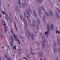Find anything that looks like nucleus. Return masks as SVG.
I'll return each instance as SVG.
<instances>
[{
  "mask_svg": "<svg viewBox=\"0 0 60 60\" xmlns=\"http://www.w3.org/2000/svg\"><path fill=\"white\" fill-rule=\"evenodd\" d=\"M32 24L33 25V27H34V26H36V23L34 19H33V23H32Z\"/></svg>",
  "mask_w": 60,
  "mask_h": 60,
  "instance_id": "nucleus-1",
  "label": "nucleus"
},
{
  "mask_svg": "<svg viewBox=\"0 0 60 60\" xmlns=\"http://www.w3.org/2000/svg\"><path fill=\"white\" fill-rule=\"evenodd\" d=\"M42 40L43 41H44L45 43L46 42V40H45V36L44 35H43L42 36Z\"/></svg>",
  "mask_w": 60,
  "mask_h": 60,
  "instance_id": "nucleus-2",
  "label": "nucleus"
},
{
  "mask_svg": "<svg viewBox=\"0 0 60 60\" xmlns=\"http://www.w3.org/2000/svg\"><path fill=\"white\" fill-rule=\"evenodd\" d=\"M5 18L6 19V20H8V14H7V13L6 12H5Z\"/></svg>",
  "mask_w": 60,
  "mask_h": 60,
  "instance_id": "nucleus-3",
  "label": "nucleus"
},
{
  "mask_svg": "<svg viewBox=\"0 0 60 60\" xmlns=\"http://www.w3.org/2000/svg\"><path fill=\"white\" fill-rule=\"evenodd\" d=\"M27 14L29 17H30V15H31V13H32V11L31 10L28 11L27 12Z\"/></svg>",
  "mask_w": 60,
  "mask_h": 60,
  "instance_id": "nucleus-4",
  "label": "nucleus"
},
{
  "mask_svg": "<svg viewBox=\"0 0 60 60\" xmlns=\"http://www.w3.org/2000/svg\"><path fill=\"white\" fill-rule=\"evenodd\" d=\"M24 23H25V29H26V27L27 26V23H26V20H24Z\"/></svg>",
  "mask_w": 60,
  "mask_h": 60,
  "instance_id": "nucleus-5",
  "label": "nucleus"
},
{
  "mask_svg": "<svg viewBox=\"0 0 60 60\" xmlns=\"http://www.w3.org/2000/svg\"><path fill=\"white\" fill-rule=\"evenodd\" d=\"M43 55V53L42 52H39V56L40 57H42Z\"/></svg>",
  "mask_w": 60,
  "mask_h": 60,
  "instance_id": "nucleus-6",
  "label": "nucleus"
},
{
  "mask_svg": "<svg viewBox=\"0 0 60 60\" xmlns=\"http://www.w3.org/2000/svg\"><path fill=\"white\" fill-rule=\"evenodd\" d=\"M47 29L48 31H50V26H49V24H47Z\"/></svg>",
  "mask_w": 60,
  "mask_h": 60,
  "instance_id": "nucleus-7",
  "label": "nucleus"
},
{
  "mask_svg": "<svg viewBox=\"0 0 60 60\" xmlns=\"http://www.w3.org/2000/svg\"><path fill=\"white\" fill-rule=\"evenodd\" d=\"M42 45L41 46V48L42 49H43L44 48V47H45V45L44 43L43 42H42Z\"/></svg>",
  "mask_w": 60,
  "mask_h": 60,
  "instance_id": "nucleus-8",
  "label": "nucleus"
},
{
  "mask_svg": "<svg viewBox=\"0 0 60 60\" xmlns=\"http://www.w3.org/2000/svg\"><path fill=\"white\" fill-rule=\"evenodd\" d=\"M38 10L39 11V15L40 17H41V13H42V12H41V10L39 8H38Z\"/></svg>",
  "mask_w": 60,
  "mask_h": 60,
  "instance_id": "nucleus-9",
  "label": "nucleus"
},
{
  "mask_svg": "<svg viewBox=\"0 0 60 60\" xmlns=\"http://www.w3.org/2000/svg\"><path fill=\"white\" fill-rule=\"evenodd\" d=\"M50 28L51 31H53L54 30V28L53 24H51L50 26Z\"/></svg>",
  "mask_w": 60,
  "mask_h": 60,
  "instance_id": "nucleus-10",
  "label": "nucleus"
},
{
  "mask_svg": "<svg viewBox=\"0 0 60 60\" xmlns=\"http://www.w3.org/2000/svg\"><path fill=\"white\" fill-rule=\"evenodd\" d=\"M56 17L57 19H60V16H59V15L57 13H56Z\"/></svg>",
  "mask_w": 60,
  "mask_h": 60,
  "instance_id": "nucleus-11",
  "label": "nucleus"
},
{
  "mask_svg": "<svg viewBox=\"0 0 60 60\" xmlns=\"http://www.w3.org/2000/svg\"><path fill=\"white\" fill-rule=\"evenodd\" d=\"M54 49L55 53V54H56V52H58V51H57V50H56V47H54Z\"/></svg>",
  "mask_w": 60,
  "mask_h": 60,
  "instance_id": "nucleus-12",
  "label": "nucleus"
},
{
  "mask_svg": "<svg viewBox=\"0 0 60 60\" xmlns=\"http://www.w3.org/2000/svg\"><path fill=\"white\" fill-rule=\"evenodd\" d=\"M33 12L35 17L36 18V12L35 11H33Z\"/></svg>",
  "mask_w": 60,
  "mask_h": 60,
  "instance_id": "nucleus-13",
  "label": "nucleus"
},
{
  "mask_svg": "<svg viewBox=\"0 0 60 60\" xmlns=\"http://www.w3.org/2000/svg\"><path fill=\"white\" fill-rule=\"evenodd\" d=\"M58 45L60 46V39H58Z\"/></svg>",
  "mask_w": 60,
  "mask_h": 60,
  "instance_id": "nucleus-14",
  "label": "nucleus"
},
{
  "mask_svg": "<svg viewBox=\"0 0 60 60\" xmlns=\"http://www.w3.org/2000/svg\"><path fill=\"white\" fill-rule=\"evenodd\" d=\"M45 15H46V16H49V14L48 13L45 12Z\"/></svg>",
  "mask_w": 60,
  "mask_h": 60,
  "instance_id": "nucleus-15",
  "label": "nucleus"
},
{
  "mask_svg": "<svg viewBox=\"0 0 60 60\" xmlns=\"http://www.w3.org/2000/svg\"><path fill=\"white\" fill-rule=\"evenodd\" d=\"M14 38H15V40H16V41H17L18 40V38H17V37H15V34H14Z\"/></svg>",
  "mask_w": 60,
  "mask_h": 60,
  "instance_id": "nucleus-16",
  "label": "nucleus"
},
{
  "mask_svg": "<svg viewBox=\"0 0 60 60\" xmlns=\"http://www.w3.org/2000/svg\"><path fill=\"white\" fill-rule=\"evenodd\" d=\"M37 21L38 25H40V22L39 19H37Z\"/></svg>",
  "mask_w": 60,
  "mask_h": 60,
  "instance_id": "nucleus-17",
  "label": "nucleus"
},
{
  "mask_svg": "<svg viewBox=\"0 0 60 60\" xmlns=\"http://www.w3.org/2000/svg\"><path fill=\"white\" fill-rule=\"evenodd\" d=\"M31 36H32V40L33 41H34V35L33 34V33H31Z\"/></svg>",
  "mask_w": 60,
  "mask_h": 60,
  "instance_id": "nucleus-18",
  "label": "nucleus"
},
{
  "mask_svg": "<svg viewBox=\"0 0 60 60\" xmlns=\"http://www.w3.org/2000/svg\"><path fill=\"white\" fill-rule=\"evenodd\" d=\"M18 53H19V54H20V53H21V49H18Z\"/></svg>",
  "mask_w": 60,
  "mask_h": 60,
  "instance_id": "nucleus-19",
  "label": "nucleus"
},
{
  "mask_svg": "<svg viewBox=\"0 0 60 60\" xmlns=\"http://www.w3.org/2000/svg\"><path fill=\"white\" fill-rule=\"evenodd\" d=\"M17 3L19 5V4H20V5H21V3L20 2V0H19L17 2Z\"/></svg>",
  "mask_w": 60,
  "mask_h": 60,
  "instance_id": "nucleus-20",
  "label": "nucleus"
},
{
  "mask_svg": "<svg viewBox=\"0 0 60 60\" xmlns=\"http://www.w3.org/2000/svg\"><path fill=\"white\" fill-rule=\"evenodd\" d=\"M14 25L15 26V29L16 30V31H18V29H17V27H16V24H15V22H14Z\"/></svg>",
  "mask_w": 60,
  "mask_h": 60,
  "instance_id": "nucleus-21",
  "label": "nucleus"
},
{
  "mask_svg": "<svg viewBox=\"0 0 60 60\" xmlns=\"http://www.w3.org/2000/svg\"><path fill=\"white\" fill-rule=\"evenodd\" d=\"M16 9H17V11H19V8H18V6H16Z\"/></svg>",
  "mask_w": 60,
  "mask_h": 60,
  "instance_id": "nucleus-22",
  "label": "nucleus"
},
{
  "mask_svg": "<svg viewBox=\"0 0 60 60\" xmlns=\"http://www.w3.org/2000/svg\"><path fill=\"white\" fill-rule=\"evenodd\" d=\"M41 9L44 11H45V8H44V7L43 6H42L41 7Z\"/></svg>",
  "mask_w": 60,
  "mask_h": 60,
  "instance_id": "nucleus-23",
  "label": "nucleus"
},
{
  "mask_svg": "<svg viewBox=\"0 0 60 60\" xmlns=\"http://www.w3.org/2000/svg\"><path fill=\"white\" fill-rule=\"evenodd\" d=\"M24 5L26 7H27V4H26V2L24 1Z\"/></svg>",
  "mask_w": 60,
  "mask_h": 60,
  "instance_id": "nucleus-24",
  "label": "nucleus"
},
{
  "mask_svg": "<svg viewBox=\"0 0 60 60\" xmlns=\"http://www.w3.org/2000/svg\"><path fill=\"white\" fill-rule=\"evenodd\" d=\"M26 36H27L28 38V39L29 40L30 39V37H29V35L28 34L26 35Z\"/></svg>",
  "mask_w": 60,
  "mask_h": 60,
  "instance_id": "nucleus-25",
  "label": "nucleus"
},
{
  "mask_svg": "<svg viewBox=\"0 0 60 60\" xmlns=\"http://www.w3.org/2000/svg\"><path fill=\"white\" fill-rule=\"evenodd\" d=\"M4 56L5 57V58L6 60H7L8 58H7V56L6 55H4Z\"/></svg>",
  "mask_w": 60,
  "mask_h": 60,
  "instance_id": "nucleus-26",
  "label": "nucleus"
},
{
  "mask_svg": "<svg viewBox=\"0 0 60 60\" xmlns=\"http://www.w3.org/2000/svg\"><path fill=\"white\" fill-rule=\"evenodd\" d=\"M27 57H29V58H30V55L29 54H27Z\"/></svg>",
  "mask_w": 60,
  "mask_h": 60,
  "instance_id": "nucleus-27",
  "label": "nucleus"
},
{
  "mask_svg": "<svg viewBox=\"0 0 60 60\" xmlns=\"http://www.w3.org/2000/svg\"><path fill=\"white\" fill-rule=\"evenodd\" d=\"M56 34H57V33H58V34H60V31H58L57 30L56 31Z\"/></svg>",
  "mask_w": 60,
  "mask_h": 60,
  "instance_id": "nucleus-28",
  "label": "nucleus"
},
{
  "mask_svg": "<svg viewBox=\"0 0 60 60\" xmlns=\"http://www.w3.org/2000/svg\"><path fill=\"white\" fill-rule=\"evenodd\" d=\"M37 1L38 2H39L41 4V0H37Z\"/></svg>",
  "mask_w": 60,
  "mask_h": 60,
  "instance_id": "nucleus-29",
  "label": "nucleus"
},
{
  "mask_svg": "<svg viewBox=\"0 0 60 60\" xmlns=\"http://www.w3.org/2000/svg\"><path fill=\"white\" fill-rule=\"evenodd\" d=\"M11 32L12 34V35H13V31H12V30L11 29Z\"/></svg>",
  "mask_w": 60,
  "mask_h": 60,
  "instance_id": "nucleus-30",
  "label": "nucleus"
},
{
  "mask_svg": "<svg viewBox=\"0 0 60 60\" xmlns=\"http://www.w3.org/2000/svg\"><path fill=\"white\" fill-rule=\"evenodd\" d=\"M36 28H37V29L38 30H39V27H38V25H37V26L36 27Z\"/></svg>",
  "mask_w": 60,
  "mask_h": 60,
  "instance_id": "nucleus-31",
  "label": "nucleus"
},
{
  "mask_svg": "<svg viewBox=\"0 0 60 60\" xmlns=\"http://www.w3.org/2000/svg\"><path fill=\"white\" fill-rule=\"evenodd\" d=\"M22 5L23 7L24 8H25V5H24V4H22Z\"/></svg>",
  "mask_w": 60,
  "mask_h": 60,
  "instance_id": "nucleus-32",
  "label": "nucleus"
},
{
  "mask_svg": "<svg viewBox=\"0 0 60 60\" xmlns=\"http://www.w3.org/2000/svg\"><path fill=\"white\" fill-rule=\"evenodd\" d=\"M30 52H31V54H32L33 52V50L32 48L30 49Z\"/></svg>",
  "mask_w": 60,
  "mask_h": 60,
  "instance_id": "nucleus-33",
  "label": "nucleus"
},
{
  "mask_svg": "<svg viewBox=\"0 0 60 60\" xmlns=\"http://www.w3.org/2000/svg\"><path fill=\"white\" fill-rule=\"evenodd\" d=\"M8 60H12L11 59V58H9V57H8Z\"/></svg>",
  "mask_w": 60,
  "mask_h": 60,
  "instance_id": "nucleus-34",
  "label": "nucleus"
},
{
  "mask_svg": "<svg viewBox=\"0 0 60 60\" xmlns=\"http://www.w3.org/2000/svg\"><path fill=\"white\" fill-rule=\"evenodd\" d=\"M54 47H56V43L55 42L54 43Z\"/></svg>",
  "mask_w": 60,
  "mask_h": 60,
  "instance_id": "nucleus-35",
  "label": "nucleus"
},
{
  "mask_svg": "<svg viewBox=\"0 0 60 60\" xmlns=\"http://www.w3.org/2000/svg\"><path fill=\"white\" fill-rule=\"evenodd\" d=\"M48 34V32H45V35H46L47 34Z\"/></svg>",
  "mask_w": 60,
  "mask_h": 60,
  "instance_id": "nucleus-36",
  "label": "nucleus"
},
{
  "mask_svg": "<svg viewBox=\"0 0 60 60\" xmlns=\"http://www.w3.org/2000/svg\"><path fill=\"white\" fill-rule=\"evenodd\" d=\"M3 23H4V24H3V25L4 26H5V22L4 21H3Z\"/></svg>",
  "mask_w": 60,
  "mask_h": 60,
  "instance_id": "nucleus-37",
  "label": "nucleus"
},
{
  "mask_svg": "<svg viewBox=\"0 0 60 60\" xmlns=\"http://www.w3.org/2000/svg\"><path fill=\"white\" fill-rule=\"evenodd\" d=\"M13 49H16V46H15V45H14V47H13Z\"/></svg>",
  "mask_w": 60,
  "mask_h": 60,
  "instance_id": "nucleus-38",
  "label": "nucleus"
},
{
  "mask_svg": "<svg viewBox=\"0 0 60 60\" xmlns=\"http://www.w3.org/2000/svg\"><path fill=\"white\" fill-rule=\"evenodd\" d=\"M43 18L44 19H46V17H45V15H43Z\"/></svg>",
  "mask_w": 60,
  "mask_h": 60,
  "instance_id": "nucleus-39",
  "label": "nucleus"
},
{
  "mask_svg": "<svg viewBox=\"0 0 60 60\" xmlns=\"http://www.w3.org/2000/svg\"><path fill=\"white\" fill-rule=\"evenodd\" d=\"M49 11L50 13H52V12L51 11V10H49Z\"/></svg>",
  "mask_w": 60,
  "mask_h": 60,
  "instance_id": "nucleus-40",
  "label": "nucleus"
},
{
  "mask_svg": "<svg viewBox=\"0 0 60 60\" xmlns=\"http://www.w3.org/2000/svg\"><path fill=\"white\" fill-rule=\"evenodd\" d=\"M11 40H13V38H12V36H11Z\"/></svg>",
  "mask_w": 60,
  "mask_h": 60,
  "instance_id": "nucleus-41",
  "label": "nucleus"
},
{
  "mask_svg": "<svg viewBox=\"0 0 60 60\" xmlns=\"http://www.w3.org/2000/svg\"><path fill=\"white\" fill-rule=\"evenodd\" d=\"M0 37H2V33H1L0 34Z\"/></svg>",
  "mask_w": 60,
  "mask_h": 60,
  "instance_id": "nucleus-42",
  "label": "nucleus"
},
{
  "mask_svg": "<svg viewBox=\"0 0 60 60\" xmlns=\"http://www.w3.org/2000/svg\"><path fill=\"white\" fill-rule=\"evenodd\" d=\"M29 25L30 26H32V24L31 23V22H30L29 23Z\"/></svg>",
  "mask_w": 60,
  "mask_h": 60,
  "instance_id": "nucleus-43",
  "label": "nucleus"
},
{
  "mask_svg": "<svg viewBox=\"0 0 60 60\" xmlns=\"http://www.w3.org/2000/svg\"><path fill=\"white\" fill-rule=\"evenodd\" d=\"M50 14H51V16H53V13H50Z\"/></svg>",
  "mask_w": 60,
  "mask_h": 60,
  "instance_id": "nucleus-44",
  "label": "nucleus"
},
{
  "mask_svg": "<svg viewBox=\"0 0 60 60\" xmlns=\"http://www.w3.org/2000/svg\"><path fill=\"white\" fill-rule=\"evenodd\" d=\"M11 41L13 43H14V40H11Z\"/></svg>",
  "mask_w": 60,
  "mask_h": 60,
  "instance_id": "nucleus-45",
  "label": "nucleus"
},
{
  "mask_svg": "<svg viewBox=\"0 0 60 60\" xmlns=\"http://www.w3.org/2000/svg\"><path fill=\"white\" fill-rule=\"evenodd\" d=\"M24 15H26V14H27V13H26V12H24Z\"/></svg>",
  "mask_w": 60,
  "mask_h": 60,
  "instance_id": "nucleus-46",
  "label": "nucleus"
},
{
  "mask_svg": "<svg viewBox=\"0 0 60 60\" xmlns=\"http://www.w3.org/2000/svg\"><path fill=\"white\" fill-rule=\"evenodd\" d=\"M17 41H18V42L19 43V44H20V42L19 41V40H17Z\"/></svg>",
  "mask_w": 60,
  "mask_h": 60,
  "instance_id": "nucleus-47",
  "label": "nucleus"
},
{
  "mask_svg": "<svg viewBox=\"0 0 60 60\" xmlns=\"http://www.w3.org/2000/svg\"><path fill=\"white\" fill-rule=\"evenodd\" d=\"M28 33L30 36V37H31V35L30 33H29V32H28Z\"/></svg>",
  "mask_w": 60,
  "mask_h": 60,
  "instance_id": "nucleus-48",
  "label": "nucleus"
},
{
  "mask_svg": "<svg viewBox=\"0 0 60 60\" xmlns=\"http://www.w3.org/2000/svg\"><path fill=\"white\" fill-rule=\"evenodd\" d=\"M28 33L30 36V37H31V35L30 33H29V32H28Z\"/></svg>",
  "mask_w": 60,
  "mask_h": 60,
  "instance_id": "nucleus-49",
  "label": "nucleus"
},
{
  "mask_svg": "<svg viewBox=\"0 0 60 60\" xmlns=\"http://www.w3.org/2000/svg\"><path fill=\"white\" fill-rule=\"evenodd\" d=\"M28 11H30V7H29L28 9Z\"/></svg>",
  "mask_w": 60,
  "mask_h": 60,
  "instance_id": "nucleus-50",
  "label": "nucleus"
},
{
  "mask_svg": "<svg viewBox=\"0 0 60 60\" xmlns=\"http://www.w3.org/2000/svg\"><path fill=\"white\" fill-rule=\"evenodd\" d=\"M10 21L11 23H12V21L11 20V19H10Z\"/></svg>",
  "mask_w": 60,
  "mask_h": 60,
  "instance_id": "nucleus-51",
  "label": "nucleus"
},
{
  "mask_svg": "<svg viewBox=\"0 0 60 60\" xmlns=\"http://www.w3.org/2000/svg\"><path fill=\"white\" fill-rule=\"evenodd\" d=\"M2 13H3V14H4V11H2Z\"/></svg>",
  "mask_w": 60,
  "mask_h": 60,
  "instance_id": "nucleus-52",
  "label": "nucleus"
},
{
  "mask_svg": "<svg viewBox=\"0 0 60 60\" xmlns=\"http://www.w3.org/2000/svg\"><path fill=\"white\" fill-rule=\"evenodd\" d=\"M24 16L25 17H26L27 15H24Z\"/></svg>",
  "mask_w": 60,
  "mask_h": 60,
  "instance_id": "nucleus-53",
  "label": "nucleus"
},
{
  "mask_svg": "<svg viewBox=\"0 0 60 60\" xmlns=\"http://www.w3.org/2000/svg\"><path fill=\"white\" fill-rule=\"evenodd\" d=\"M19 37H20V38H22V36H21L20 35H19Z\"/></svg>",
  "mask_w": 60,
  "mask_h": 60,
  "instance_id": "nucleus-54",
  "label": "nucleus"
},
{
  "mask_svg": "<svg viewBox=\"0 0 60 60\" xmlns=\"http://www.w3.org/2000/svg\"><path fill=\"white\" fill-rule=\"evenodd\" d=\"M44 59L45 60H47V59H46L45 58H44Z\"/></svg>",
  "mask_w": 60,
  "mask_h": 60,
  "instance_id": "nucleus-55",
  "label": "nucleus"
},
{
  "mask_svg": "<svg viewBox=\"0 0 60 60\" xmlns=\"http://www.w3.org/2000/svg\"><path fill=\"white\" fill-rule=\"evenodd\" d=\"M43 20H44V21L45 22V19H44V18H43Z\"/></svg>",
  "mask_w": 60,
  "mask_h": 60,
  "instance_id": "nucleus-56",
  "label": "nucleus"
},
{
  "mask_svg": "<svg viewBox=\"0 0 60 60\" xmlns=\"http://www.w3.org/2000/svg\"><path fill=\"white\" fill-rule=\"evenodd\" d=\"M29 23H30L31 22L30 21V20H29Z\"/></svg>",
  "mask_w": 60,
  "mask_h": 60,
  "instance_id": "nucleus-57",
  "label": "nucleus"
},
{
  "mask_svg": "<svg viewBox=\"0 0 60 60\" xmlns=\"http://www.w3.org/2000/svg\"><path fill=\"white\" fill-rule=\"evenodd\" d=\"M20 18L21 20H22V19H22V17H20Z\"/></svg>",
  "mask_w": 60,
  "mask_h": 60,
  "instance_id": "nucleus-58",
  "label": "nucleus"
},
{
  "mask_svg": "<svg viewBox=\"0 0 60 60\" xmlns=\"http://www.w3.org/2000/svg\"><path fill=\"white\" fill-rule=\"evenodd\" d=\"M20 18L22 17V16H21V14H20Z\"/></svg>",
  "mask_w": 60,
  "mask_h": 60,
  "instance_id": "nucleus-59",
  "label": "nucleus"
},
{
  "mask_svg": "<svg viewBox=\"0 0 60 60\" xmlns=\"http://www.w3.org/2000/svg\"><path fill=\"white\" fill-rule=\"evenodd\" d=\"M23 20H25V18H23Z\"/></svg>",
  "mask_w": 60,
  "mask_h": 60,
  "instance_id": "nucleus-60",
  "label": "nucleus"
},
{
  "mask_svg": "<svg viewBox=\"0 0 60 60\" xmlns=\"http://www.w3.org/2000/svg\"><path fill=\"white\" fill-rule=\"evenodd\" d=\"M4 28H5V29H6V26H5L4 27Z\"/></svg>",
  "mask_w": 60,
  "mask_h": 60,
  "instance_id": "nucleus-61",
  "label": "nucleus"
},
{
  "mask_svg": "<svg viewBox=\"0 0 60 60\" xmlns=\"http://www.w3.org/2000/svg\"><path fill=\"white\" fill-rule=\"evenodd\" d=\"M11 44V46H13V45H12V44Z\"/></svg>",
  "mask_w": 60,
  "mask_h": 60,
  "instance_id": "nucleus-62",
  "label": "nucleus"
},
{
  "mask_svg": "<svg viewBox=\"0 0 60 60\" xmlns=\"http://www.w3.org/2000/svg\"><path fill=\"white\" fill-rule=\"evenodd\" d=\"M38 45H40V43H38Z\"/></svg>",
  "mask_w": 60,
  "mask_h": 60,
  "instance_id": "nucleus-63",
  "label": "nucleus"
},
{
  "mask_svg": "<svg viewBox=\"0 0 60 60\" xmlns=\"http://www.w3.org/2000/svg\"><path fill=\"white\" fill-rule=\"evenodd\" d=\"M56 60H58V58H57L56 59Z\"/></svg>",
  "mask_w": 60,
  "mask_h": 60,
  "instance_id": "nucleus-64",
  "label": "nucleus"
}]
</instances>
